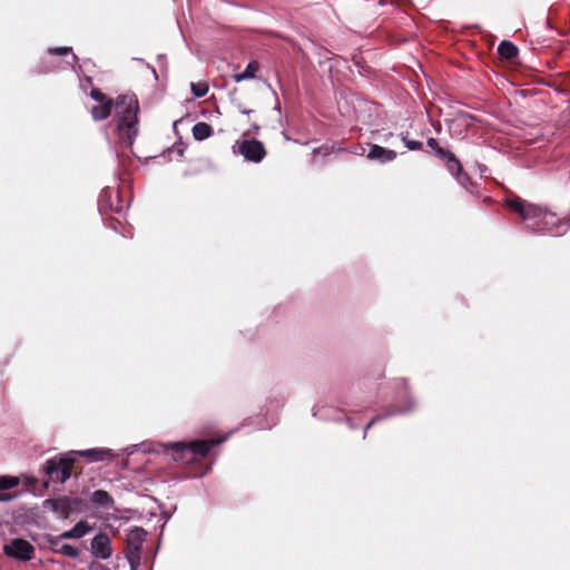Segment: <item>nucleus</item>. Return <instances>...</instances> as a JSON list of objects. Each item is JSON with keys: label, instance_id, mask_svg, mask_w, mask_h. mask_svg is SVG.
Here are the masks:
<instances>
[{"label": "nucleus", "instance_id": "f257e3e1", "mask_svg": "<svg viewBox=\"0 0 570 570\" xmlns=\"http://www.w3.org/2000/svg\"><path fill=\"white\" fill-rule=\"evenodd\" d=\"M230 430L217 439H197L188 442H157L144 441L137 443L139 452L145 454H171L175 462L189 465L184 479H200L208 474L216 462V453L212 455L215 446L226 442L236 431Z\"/></svg>", "mask_w": 570, "mask_h": 570}, {"label": "nucleus", "instance_id": "f03ea898", "mask_svg": "<svg viewBox=\"0 0 570 570\" xmlns=\"http://www.w3.org/2000/svg\"><path fill=\"white\" fill-rule=\"evenodd\" d=\"M77 456L83 458L89 462H101L114 460L118 454L108 448L71 450L47 459L41 464L40 471L52 480L58 481V483L63 484L71 478V468L76 463Z\"/></svg>", "mask_w": 570, "mask_h": 570}, {"label": "nucleus", "instance_id": "7ed1b4c3", "mask_svg": "<svg viewBox=\"0 0 570 570\" xmlns=\"http://www.w3.org/2000/svg\"><path fill=\"white\" fill-rule=\"evenodd\" d=\"M115 108L119 139L126 147H131L138 135V98L135 94L119 95Z\"/></svg>", "mask_w": 570, "mask_h": 570}, {"label": "nucleus", "instance_id": "20e7f679", "mask_svg": "<svg viewBox=\"0 0 570 570\" xmlns=\"http://www.w3.org/2000/svg\"><path fill=\"white\" fill-rule=\"evenodd\" d=\"M3 553L17 561L28 562L35 558L36 549L31 542L23 538H12L3 543Z\"/></svg>", "mask_w": 570, "mask_h": 570}, {"label": "nucleus", "instance_id": "39448f33", "mask_svg": "<svg viewBox=\"0 0 570 570\" xmlns=\"http://www.w3.org/2000/svg\"><path fill=\"white\" fill-rule=\"evenodd\" d=\"M234 148H237V151L245 160L252 163H261L266 155L263 142L255 138L243 137L236 141Z\"/></svg>", "mask_w": 570, "mask_h": 570}, {"label": "nucleus", "instance_id": "423d86ee", "mask_svg": "<svg viewBox=\"0 0 570 570\" xmlns=\"http://www.w3.org/2000/svg\"><path fill=\"white\" fill-rule=\"evenodd\" d=\"M128 206L129 204L124 205V200L117 189L106 187L99 194L98 209L101 214L105 212L121 214Z\"/></svg>", "mask_w": 570, "mask_h": 570}, {"label": "nucleus", "instance_id": "0eeeda50", "mask_svg": "<svg viewBox=\"0 0 570 570\" xmlns=\"http://www.w3.org/2000/svg\"><path fill=\"white\" fill-rule=\"evenodd\" d=\"M282 401L278 399H268L267 403L262 407L257 416V429H272L279 421Z\"/></svg>", "mask_w": 570, "mask_h": 570}, {"label": "nucleus", "instance_id": "6e6552de", "mask_svg": "<svg viewBox=\"0 0 570 570\" xmlns=\"http://www.w3.org/2000/svg\"><path fill=\"white\" fill-rule=\"evenodd\" d=\"M507 205L511 210L519 214L523 220L540 217L542 215L540 207L529 204L520 198L510 199Z\"/></svg>", "mask_w": 570, "mask_h": 570}, {"label": "nucleus", "instance_id": "1a4fd4ad", "mask_svg": "<svg viewBox=\"0 0 570 570\" xmlns=\"http://www.w3.org/2000/svg\"><path fill=\"white\" fill-rule=\"evenodd\" d=\"M112 553L111 542L105 532H98L91 539V554L97 559L106 560Z\"/></svg>", "mask_w": 570, "mask_h": 570}, {"label": "nucleus", "instance_id": "9d476101", "mask_svg": "<svg viewBox=\"0 0 570 570\" xmlns=\"http://www.w3.org/2000/svg\"><path fill=\"white\" fill-rule=\"evenodd\" d=\"M91 530L86 520L78 521L70 530L62 532L58 537L50 539L51 544H58L61 540L80 539Z\"/></svg>", "mask_w": 570, "mask_h": 570}, {"label": "nucleus", "instance_id": "9b49d317", "mask_svg": "<svg viewBox=\"0 0 570 570\" xmlns=\"http://www.w3.org/2000/svg\"><path fill=\"white\" fill-rule=\"evenodd\" d=\"M439 158L445 163L448 170L461 181L462 166L455 155L450 150H439Z\"/></svg>", "mask_w": 570, "mask_h": 570}, {"label": "nucleus", "instance_id": "f8f14e48", "mask_svg": "<svg viewBox=\"0 0 570 570\" xmlns=\"http://www.w3.org/2000/svg\"><path fill=\"white\" fill-rule=\"evenodd\" d=\"M367 158L380 163H389L396 158V153L379 145H372L367 154Z\"/></svg>", "mask_w": 570, "mask_h": 570}, {"label": "nucleus", "instance_id": "ddd939ff", "mask_svg": "<svg viewBox=\"0 0 570 570\" xmlns=\"http://www.w3.org/2000/svg\"><path fill=\"white\" fill-rule=\"evenodd\" d=\"M90 502L97 507L102 509H111L114 508L115 500L114 498L105 490H95L90 495Z\"/></svg>", "mask_w": 570, "mask_h": 570}, {"label": "nucleus", "instance_id": "4468645a", "mask_svg": "<svg viewBox=\"0 0 570 570\" xmlns=\"http://www.w3.org/2000/svg\"><path fill=\"white\" fill-rule=\"evenodd\" d=\"M142 547L126 543L125 557L129 563L130 570H138L140 567Z\"/></svg>", "mask_w": 570, "mask_h": 570}, {"label": "nucleus", "instance_id": "2eb2a0df", "mask_svg": "<svg viewBox=\"0 0 570 570\" xmlns=\"http://www.w3.org/2000/svg\"><path fill=\"white\" fill-rule=\"evenodd\" d=\"M115 104L112 100H107L105 102H100L91 108V116L96 121H101L107 119L112 110Z\"/></svg>", "mask_w": 570, "mask_h": 570}, {"label": "nucleus", "instance_id": "dca6fc26", "mask_svg": "<svg viewBox=\"0 0 570 570\" xmlns=\"http://www.w3.org/2000/svg\"><path fill=\"white\" fill-rule=\"evenodd\" d=\"M147 531L140 527H132L127 531L126 543L142 547Z\"/></svg>", "mask_w": 570, "mask_h": 570}, {"label": "nucleus", "instance_id": "f3484780", "mask_svg": "<svg viewBox=\"0 0 570 570\" xmlns=\"http://www.w3.org/2000/svg\"><path fill=\"white\" fill-rule=\"evenodd\" d=\"M191 131L194 139L197 141H203L214 134L213 127L204 121L195 124Z\"/></svg>", "mask_w": 570, "mask_h": 570}, {"label": "nucleus", "instance_id": "a211bd4d", "mask_svg": "<svg viewBox=\"0 0 570 570\" xmlns=\"http://www.w3.org/2000/svg\"><path fill=\"white\" fill-rule=\"evenodd\" d=\"M259 69V65L257 61H249L244 71L234 73L233 79L235 82H240L247 79H253L256 76V72Z\"/></svg>", "mask_w": 570, "mask_h": 570}, {"label": "nucleus", "instance_id": "6ab92c4d", "mask_svg": "<svg viewBox=\"0 0 570 570\" xmlns=\"http://www.w3.org/2000/svg\"><path fill=\"white\" fill-rule=\"evenodd\" d=\"M50 549L56 552L60 553L62 556L69 557V558H77L80 553L79 549L75 546L68 544V543H58V544H51Z\"/></svg>", "mask_w": 570, "mask_h": 570}, {"label": "nucleus", "instance_id": "aec40b11", "mask_svg": "<svg viewBox=\"0 0 570 570\" xmlns=\"http://www.w3.org/2000/svg\"><path fill=\"white\" fill-rule=\"evenodd\" d=\"M48 53L51 56H71V61H66V63L72 68H75V63L78 62V57L72 52L71 47H51L48 48Z\"/></svg>", "mask_w": 570, "mask_h": 570}, {"label": "nucleus", "instance_id": "412c9836", "mask_svg": "<svg viewBox=\"0 0 570 570\" xmlns=\"http://www.w3.org/2000/svg\"><path fill=\"white\" fill-rule=\"evenodd\" d=\"M498 52L501 58L511 60L517 57L518 48L510 41H502L498 47Z\"/></svg>", "mask_w": 570, "mask_h": 570}, {"label": "nucleus", "instance_id": "4be33fe9", "mask_svg": "<svg viewBox=\"0 0 570 570\" xmlns=\"http://www.w3.org/2000/svg\"><path fill=\"white\" fill-rule=\"evenodd\" d=\"M20 484L19 476L16 475H0V492L9 491Z\"/></svg>", "mask_w": 570, "mask_h": 570}, {"label": "nucleus", "instance_id": "5701e85b", "mask_svg": "<svg viewBox=\"0 0 570 570\" xmlns=\"http://www.w3.org/2000/svg\"><path fill=\"white\" fill-rule=\"evenodd\" d=\"M71 510V500L68 497L63 495L57 499V504L55 505L52 512L57 514H65L70 512Z\"/></svg>", "mask_w": 570, "mask_h": 570}, {"label": "nucleus", "instance_id": "b1692460", "mask_svg": "<svg viewBox=\"0 0 570 570\" xmlns=\"http://www.w3.org/2000/svg\"><path fill=\"white\" fill-rule=\"evenodd\" d=\"M190 90L196 98H202L208 92V86L206 82H191Z\"/></svg>", "mask_w": 570, "mask_h": 570}, {"label": "nucleus", "instance_id": "393cba45", "mask_svg": "<svg viewBox=\"0 0 570 570\" xmlns=\"http://www.w3.org/2000/svg\"><path fill=\"white\" fill-rule=\"evenodd\" d=\"M53 70V66L47 63L46 61H40L37 66L33 67L32 73L36 75H47Z\"/></svg>", "mask_w": 570, "mask_h": 570}, {"label": "nucleus", "instance_id": "a878e982", "mask_svg": "<svg viewBox=\"0 0 570 570\" xmlns=\"http://www.w3.org/2000/svg\"><path fill=\"white\" fill-rule=\"evenodd\" d=\"M471 124V117L469 116H459L452 121V128H468Z\"/></svg>", "mask_w": 570, "mask_h": 570}, {"label": "nucleus", "instance_id": "bb28decb", "mask_svg": "<svg viewBox=\"0 0 570 570\" xmlns=\"http://www.w3.org/2000/svg\"><path fill=\"white\" fill-rule=\"evenodd\" d=\"M90 97H91V99H94L95 101H97L99 104L109 100L104 92H101L99 89H96V88H94L90 91Z\"/></svg>", "mask_w": 570, "mask_h": 570}, {"label": "nucleus", "instance_id": "cd10ccee", "mask_svg": "<svg viewBox=\"0 0 570 570\" xmlns=\"http://www.w3.org/2000/svg\"><path fill=\"white\" fill-rule=\"evenodd\" d=\"M402 140L410 150H420L423 147V144L417 140H410L406 137H403Z\"/></svg>", "mask_w": 570, "mask_h": 570}, {"label": "nucleus", "instance_id": "c85d7f7f", "mask_svg": "<svg viewBox=\"0 0 570 570\" xmlns=\"http://www.w3.org/2000/svg\"><path fill=\"white\" fill-rule=\"evenodd\" d=\"M426 144L434 151L436 157H439V150H445L443 147L439 145L435 138H429Z\"/></svg>", "mask_w": 570, "mask_h": 570}, {"label": "nucleus", "instance_id": "c756f323", "mask_svg": "<svg viewBox=\"0 0 570 570\" xmlns=\"http://www.w3.org/2000/svg\"><path fill=\"white\" fill-rule=\"evenodd\" d=\"M19 497L18 493L0 494V502H10Z\"/></svg>", "mask_w": 570, "mask_h": 570}, {"label": "nucleus", "instance_id": "7c9ffc66", "mask_svg": "<svg viewBox=\"0 0 570 570\" xmlns=\"http://www.w3.org/2000/svg\"><path fill=\"white\" fill-rule=\"evenodd\" d=\"M57 504V499H46L43 502H42V507L45 509H49L51 511H53V508L55 505Z\"/></svg>", "mask_w": 570, "mask_h": 570}, {"label": "nucleus", "instance_id": "2f4dec72", "mask_svg": "<svg viewBox=\"0 0 570 570\" xmlns=\"http://www.w3.org/2000/svg\"><path fill=\"white\" fill-rule=\"evenodd\" d=\"M122 452H124L126 455L130 456V455H132L134 453L139 452V449H138L137 444H131V445H129V446L125 448V449L122 450Z\"/></svg>", "mask_w": 570, "mask_h": 570}, {"label": "nucleus", "instance_id": "473e14b6", "mask_svg": "<svg viewBox=\"0 0 570 570\" xmlns=\"http://www.w3.org/2000/svg\"><path fill=\"white\" fill-rule=\"evenodd\" d=\"M24 483L28 488H35L38 483V479L36 476H26Z\"/></svg>", "mask_w": 570, "mask_h": 570}, {"label": "nucleus", "instance_id": "72a5a7b5", "mask_svg": "<svg viewBox=\"0 0 570 570\" xmlns=\"http://www.w3.org/2000/svg\"><path fill=\"white\" fill-rule=\"evenodd\" d=\"M88 568L89 570H110L107 566L97 562H91Z\"/></svg>", "mask_w": 570, "mask_h": 570}, {"label": "nucleus", "instance_id": "f704fd0d", "mask_svg": "<svg viewBox=\"0 0 570 570\" xmlns=\"http://www.w3.org/2000/svg\"><path fill=\"white\" fill-rule=\"evenodd\" d=\"M383 416L382 415H376L374 416L365 426V431H364V436L366 435L368 429L375 423L377 422L379 420H381Z\"/></svg>", "mask_w": 570, "mask_h": 570}, {"label": "nucleus", "instance_id": "c9c22d12", "mask_svg": "<svg viewBox=\"0 0 570 570\" xmlns=\"http://www.w3.org/2000/svg\"><path fill=\"white\" fill-rule=\"evenodd\" d=\"M160 518L164 520V522H168L171 518V513L168 512V511H161L160 512Z\"/></svg>", "mask_w": 570, "mask_h": 570}, {"label": "nucleus", "instance_id": "e433bc0d", "mask_svg": "<svg viewBox=\"0 0 570 570\" xmlns=\"http://www.w3.org/2000/svg\"><path fill=\"white\" fill-rule=\"evenodd\" d=\"M51 481L57 482L56 480H52V479L49 476V479H48V480H45V481L42 482V488H43V489H49V487H50V482H51Z\"/></svg>", "mask_w": 570, "mask_h": 570}, {"label": "nucleus", "instance_id": "4c0bfd02", "mask_svg": "<svg viewBox=\"0 0 570 570\" xmlns=\"http://www.w3.org/2000/svg\"><path fill=\"white\" fill-rule=\"evenodd\" d=\"M118 224H119V222H117V220H115V222H114V220H112V222H110V223L108 224V227H109V228H111V229H114V230H117V225H118Z\"/></svg>", "mask_w": 570, "mask_h": 570}, {"label": "nucleus", "instance_id": "58836bf2", "mask_svg": "<svg viewBox=\"0 0 570 570\" xmlns=\"http://www.w3.org/2000/svg\"><path fill=\"white\" fill-rule=\"evenodd\" d=\"M147 68L151 70L155 79L157 80L158 79V75H157L156 69L153 66H150L149 63H147Z\"/></svg>", "mask_w": 570, "mask_h": 570}, {"label": "nucleus", "instance_id": "ea45409f", "mask_svg": "<svg viewBox=\"0 0 570 570\" xmlns=\"http://www.w3.org/2000/svg\"><path fill=\"white\" fill-rule=\"evenodd\" d=\"M252 130H253L255 134H257V132L259 131V126H258V125H256V124H253V125H252Z\"/></svg>", "mask_w": 570, "mask_h": 570}, {"label": "nucleus", "instance_id": "a19ab883", "mask_svg": "<svg viewBox=\"0 0 570 570\" xmlns=\"http://www.w3.org/2000/svg\"><path fill=\"white\" fill-rule=\"evenodd\" d=\"M240 112L244 115H249L253 112V110L252 109H240Z\"/></svg>", "mask_w": 570, "mask_h": 570}, {"label": "nucleus", "instance_id": "79ce46f5", "mask_svg": "<svg viewBox=\"0 0 570 570\" xmlns=\"http://www.w3.org/2000/svg\"><path fill=\"white\" fill-rule=\"evenodd\" d=\"M281 109H282L281 104H279V102H277V104L275 105V107H274V110H276L278 114H281Z\"/></svg>", "mask_w": 570, "mask_h": 570}, {"label": "nucleus", "instance_id": "37998d69", "mask_svg": "<svg viewBox=\"0 0 570 570\" xmlns=\"http://www.w3.org/2000/svg\"><path fill=\"white\" fill-rule=\"evenodd\" d=\"M180 121H181V120H175V121L173 122V128H174V130H176L177 125H178Z\"/></svg>", "mask_w": 570, "mask_h": 570}, {"label": "nucleus", "instance_id": "c03bdc74", "mask_svg": "<svg viewBox=\"0 0 570 570\" xmlns=\"http://www.w3.org/2000/svg\"><path fill=\"white\" fill-rule=\"evenodd\" d=\"M165 59V55H158V60H164Z\"/></svg>", "mask_w": 570, "mask_h": 570}, {"label": "nucleus", "instance_id": "a18cd8bd", "mask_svg": "<svg viewBox=\"0 0 570 570\" xmlns=\"http://www.w3.org/2000/svg\"><path fill=\"white\" fill-rule=\"evenodd\" d=\"M86 81H87V82H89V83H91V77L86 76Z\"/></svg>", "mask_w": 570, "mask_h": 570}, {"label": "nucleus", "instance_id": "49530a36", "mask_svg": "<svg viewBox=\"0 0 570 570\" xmlns=\"http://www.w3.org/2000/svg\"><path fill=\"white\" fill-rule=\"evenodd\" d=\"M237 91V88H234L233 91L229 92L230 96H233Z\"/></svg>", "mask_w": 570, "mask_h": 570}, {"label": "nucleus", "instance_id": "de8ad7c7", "mask_svg": "<svg viewBox=\"0 0 570 570\" xmlns=\"http://www.w3.org/2000/svg\"><path fill=\"white\" fill-rule=\"evenodd\" d=\"M282 136L285 138V129L281 131Z\"/></svg>", "mask_w": 570, "mask_h": 570}, {"label": "nucleus", "instance_id": "09e8293b", "mask_svg": "<svg viewBox=\"0 0 570 570\" xmlns=\"http://www.w3.org/2000/svg\"><path fill=\"white\" fill-rule=\"evenodd\" d=\"M135 60L141 61V62L144 61V59H141V58H135Z\"/></svg>", "mask_w": 570, "mask_h": 570}, {"label": "nucleus", "instance_id": "8fccbe9b", "mask_svg": "<svg viewBox=\"0 0 570 570\" xmlns=\"http://www.w3.org/2000/svg\"><path fill=\"white\" fill-rule=\"evenodd\" d=\"M183 153H184V150H183V149H179V150H178V154H179V155H183Z\"/></svg>", "mask_w": 570, "mask_h": 570}, {"label": "nucleus", "instance_id": "3c124183", "mask_svg": "<svg viewBox=\"0 0 570 570\" xmlns=\"http://www.w3.org/2000/svg\"><path fill=\"white\" fill-rule=\"evenodd\" d=\"M548 217H549V216L546 214V215L543 216V219H546V220H547V218H548Z\"/></svg>", "mask_w": 570, "mask_h": 570}]
</instances>
